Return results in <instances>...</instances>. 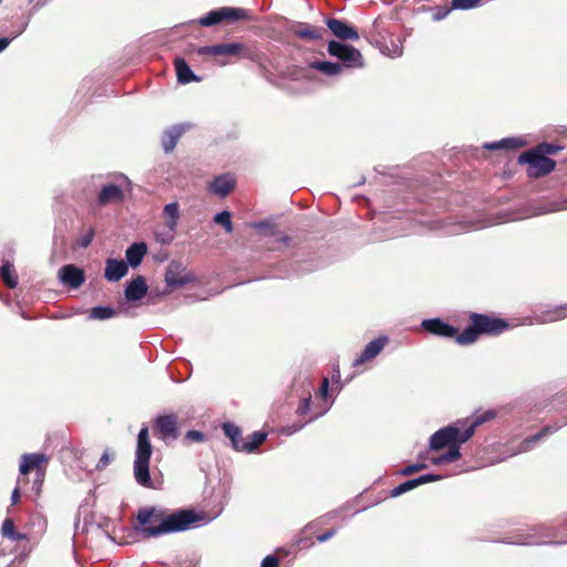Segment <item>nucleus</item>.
<instances>
[{"label":"nucleus","instance_id":"1","mask_svg":"<svg viewBox=\"0 0 567 567\" xmlns=\"http://www.w3.org/2000/svg\"><path fill=\"white\" fill-rule=\"evenodd\" d=\"M206 523L205 516L193 509L182 508L171 514H164L156 513L153 507L144 508V537L185 532Z\"/></svg>","mask_w":567,"mask_h":567},{"label":"nucleus","instance_id":"2","mask_svg":"<svg viewBox=\"0 0 567 567\" xmlns=\"http://www.w3.org/2000/svg\"><path fill=\"white\" fill-rule=\"evenodd\" d=\"M470 319L471 324L456 337L458 344L474 343L480 334L498 336L509 328L506 320L483 313H472Z\"/></svg>","mask_w":567,"mask_h":567},{"label":"nucleus","instance_id":"3","mask_svg":"<svg viewBox=\"0 0 567 567\" xmlns=\"http://www.w3.org/2000/svg\"><path fill=\"white\" fill-rule=\"evenodd\" d=\"M474 434V426H468L465 430H460L457 426L449 425L436 431L429 442V446L433 451H439L444 447L452 449L467 442Z\"/></svg>","mask_w":567,"mask_h":567},{"label":"nucleus","instance_id":"4","mask_svg":"<svg viewBox=\"0 0 567 567\" xmlns=\"http://www.w3.org/2000/svg\"><path fill=\"white\" fill-rule=\"evenodd\" d=\"M328 53L338 59L343 69H361L364 65V59L361 52L354 47L341 41L331 40L328 43Z\"/></svg>","mask_w":567,"mask_h":567},{"label":"nucleus","instance_id":"5","mask_svg":"<svg viewBox=\"0 0 567 567\" xmlns=\"http://www.w3.org/2000/svg\"><path fill=\"white\" fill-rule=\"evenodd\" d=\"M520 164H528V175L534 177L545 176L555 169L556 162L548 156H543L542 152L528 150L518 157Z\"/></svg>","mask_w":567,"mask_h":567},{"label":"nucleus","instance_id":"6","mask_svg":"<svg viewBox=\"0 0 567 567\" xmlns=\"http://www.w3.org/2000/svg\"><path fill=\"white\" fill-rule=\"evenodd\" d=\"M248 14L245 9L234 8V7H223L215 10L209 11L204 17L198 20H193V22H197L202 27H213L225 20L229 21H238L247 19Z\"/></svg>","mask_w":567,"mask_h":567},{"label":"nucleus","instance_id":"7","mask_svg":"<svg viewBox=\"0 0 567 567\" xmlns=\"http://www.w3.org/2000/svg\"><path fill=\"white\" fill-rule=\"evenodd\" d=\"M199 55H214V56H238L250 58L248 48L238 42L218 43L213 45L199 47L197 49Z\"/></svg>","mask_w":567,"mask_h":567},{"label":"nucleus","instance_id":"8","mask_svg":"<svg viewBox=\"0 0 567 567\" xmlns=\"http://www.w3.org/2000/svg\"><path fill=\"white\" fill-rule=\"evenodd\" d=\"M47 461L45 455L43 454H24L22 456L20 463V474L22 476L28 475L30 472L35 471V478L33 482V487L35 493L39 494L42 483L44 481V470L42 468V464Z\"/></svg>","mask_w":567,"mask_h":567},{"label":"nucleus","instance_id":"9","mask_svg":"<svg viewBox=\"0 0 567 567\" xmlns=\"http://www.w3.org/2000/svg\"><path fill=\"white\" fill-rule=\"evenodd\" d=\"M177 415L174 413L158 415L154 423V433L165 443H171L179 437Z\"/></svg>","mask_w":567,"mask_h":567},{"label":"nucleus","instance_id":"10","mask_svg":"<svg viewBox=\"0 0 567 567\" xmlns=\"http://www.w3.org/2000/svg\"><path fill=\"white\" fill-rule=\"evenodd\" d=\"M152 455V445L148 440V431L144 426V487L161 489L163 485V475L161 473L152 476L148 462Z\"/></svg>","mask_w":567,"mask_h":567},{"label":"nucleus","instance_id":"11","mask_svg":"<svg viewBox=\"0 0 567 567\" xmlns=\"http://www.w3.org/2000/svg\"><path fill=\"white\" fill-rule=\"evenodd\" d=\"M324 22L330 32L340 40L355 41L359 39V33L357 29L344 20L336 18H326Z\"/></svg>","mask_w":567,"mask_h":567},{"label":"nucleus","instance_id":"12","mask_svg":"<svg viewBox=\"0 0 567 567\" xmlns=\"http://www.w3.org/2000/svg\"><path fill=\"white\" fill-rule=\"evenodd\" d=\"M421 326L425 331L444 338H454L456 340V337L460 334L457 328L440 318L425 319Z\"/></svg>","mask_w":567,"mask_h":567},{"label":"nucleus","instance_id":"13","mask_svg":"<svg viewBox=\"0 0 567 567\" xmlns=\"http://www.w3.org/2000/svg\"><path fill=\"white\" fill-rule=\"evenodd\" d=\"M190 127L189 124L183 123V124H176L167 130H165L161 136V144L163 147V151L166 154H169L174 151L177 142L182 137V135Z\"/></svg>","mask_w":567,"mask_h":567},{"label":"nucleus","instance_id":"14","mask_svg":"<svg viewBox=\"0 0 567 567\" xmlns=\"http://www.w3.org/2000/svg\"><path fill=\"white\" fill-rule=\"evenodd\" d=\"M389 339L385 336L379 337L370 341L362 352L358 355V358L353 361V365L358 367L363 364L364 362L375 358L388 343Z\"/></svg>","mask_w":567,"mask_h":567},{"label":"nucleus","instance_id":"15","mask_svg":"<svg viewBox=\"0 0 567 567\" xmlns=\"http://www.w3.org/2000/svg\"><path fill=\"white\" fill-rule=\"evenodd\" d=\"M61 281L71 288H79L85 280L84 271L74 266L65 265L59 270Z\"/></svg>","mask_w":567,"mask_h":567},{"label":"nucleus","instance_id":"16","mask_svg":"<svg viewBox=\"0 0 567 567\" xmlns=\"http://www.w3.org/2000/svg\"><path fill=\"white\" fill-rule=\"evenodd\" d=\"M489 542H502L505 544H512V545H525V546H532V545H539L544 544L545 542L540 540L538 528H533V533H517L511 537H506L503 539H496L491 538Z\"/></svg>","mask_w":567,"mask_h":567},{"label":"nucleus","instance_id":"17","mask_svg":"<svg viewBox=\"0 0 567 567\" xmlns=\"http://www.w3.org/2000/svg\"><path fill=\"white\" fill-rule=\"evenodd\" d=\"M236 185V179L230 174H221L216 176L209 184L210 193L219 196L220 198L226 197Z\"/></svg>","mask_w":567,"mask_h":567},{"label":"nucleus","instance_id":"18","mask_svg":"<svg viewBox=\"0 0 567 567\" xmlns=\"http://www.w3.org/2000/svg\"><path fill=\"white\" fill-rule=\"evenodd\" d=\"M290 31L298 38L317 41L323 38L324 29L316 28L307 22H296L290 27Z\"/></svg>","mask_w":567,"mask_h":567},{"label":"nucleus","instance_id":"19","mask_svg":"<svg viewBox=\"0 0 567 567\" xmlns=\"http://www.w3.org/2000/svg\"><path fill=\"white\" fill-rule=\"evenodd\" d=\"M128 271V266L124 260L107 258L105 260L104 278L110 282H116Z\"/></svg>","mask_w":567,"mask_h":567},{"label":"nucleus","instance_id":"20","mask_svg":"<svg viewBox=\"0 0 567 567\" xmlns=\"http://www.w3.org/2000/svg\"><path fill=\"white\" fill-rule=\"evenodd\" d=\"M124 197L123 190L120 186L109 184L102 187L97 195V204L106 206L112 203H120Z\"/></svg>","mask_w":567,"mask_h":567},{"label":"nucleus","instance_id":"21","mask_svg":"<svg viewBox=\"0 0 567 567\" xmlns=\"http://www.w3.org/2000/svg\"><path fill=\"white\" fill-rule=\"evenodd\" d=\"M142 299V275L136 276L125 288L124 302L120 303L121 311L127 312L125 303Z\"/></svg>","mask_w":567,"mask_h":567},{"label":"nucleus","instance_id":"22","mask_svg":"<svg viewBox=\"0 0 567 567\" xmlns=\"http://www.w3.org/2000/svg\"><path fill=\"white\" fill-rule=\"evenodd\" d=\"M175 70L177 75V81L182 84H188L190 82H199L202 79L196 75L188 63L183 58L175 59Z\"/></svg>","mask_w":567,"mask_h":567},{"label":"nucleus","instance_id":"23","mask_svg":"<svg viewBox=\"0 0 567 567\" xmlns=\"http://www.w3.org/2000/svg\"><path fill=\"white\" fill-rule=\"evenodd\" d=\"M181 269V264L176 261H172L165 274V281L169 287H182L190 281L187 275L179 277L178 271Z\"/></svg>","mask_w":567,"mask_h":567},{"label":"nucleus","instance_id":"24","mask_svg":"<svg viewBox=\"0 0 567 567\" xmlns=\"http://www.w3.org/2000/svg\"><path fill=\"white\" fill-rule=\"evenodd\" d=\"M524 145H525V142L520 138L506 137L501 141L485 143L484 148L489 150V151H499V150L513 151V150H518V148L523 147Z\"/></svg>","mask_w":567,"mask_h":567},{"label":"nucleus","instance_id":"25","mask_svg":"<svg viewBox=\"0 0 567 567\" xmlns=\"http://www.w3.org/2000/svg\"><path fill=\"white\" fill-rule=\"evenodd\" d=\"M566 317H567V303L543 311L539 316H537L536 320L540 323H546V322L561 320Z\"/></svg>","mask_w":567,"mask_h":567},{"label":"nucleus","instance_id":"26","mask_svg":"<svg viewBox=\"0 0 567 567\" xmlns=\"http://www.w3.org/2000/svg\"><path fill=\"white\" fill-rule=\"evenodd\" d=\"M224 434L230 440L234 450L241 452L243 446L241 430L234 423L226 422L223 424Z\"/></svg>","mask_w":567,"mask_h":567},{"label":"nucleus","instance_id":"27","mask_svg":"<svg viewBox=\"0 0 567 567\" xmlns=\"http://www.w3.org/2000/svg\"><path fill=\"white\" fill-rule=\"evenodd\" d=\"M310 68L328 76L339 75L342 72V65L331 61H313Z\"/></svg>","mask_w":567,"mask_h":567},{"label":"nucleus","instance_id":"28","mask_svg":"<svg viewBox=\"0 0 567 567\" xmlns=\"http://www.w3.org/2000/svg\"><path fill=\"white\" fill-rule=\"evenodd\" d=\"M267 439V433L264 431L254 432L247 441L240 446L241 452L252 453L255 452Z\"/></svg>","mask_w":567,"mask_h":567},{"label":"nucleus","instance_id":"29","mask_svg":"<svg viewBox=\"0 0 567 567\" xmlns=\"http://www.w3.org/2000/svg\"><path fill=\"white\" fill-rule=\"evenodd\" d=\"M1 534L3 537L19 542V540H25L27 535L23 533H20L16 529V525L12 518H6L1 526Z\"/></svg>","mask_w":567,"mask_h":567},{"label":"nucleus","instance_id":"30","mask_svg":"<svg viewBox=\"0 0 567 567\" xmlns=\"http://www.w3.org/2000/svg\"><path fill=\"white\" fill-rule=\"evenodd\" d=\"M0 276L2 281L8 288H16L18 286V275L14 270V267L9 261L4 262L0 267Z\"/></svg>","mask_w":567,"mask_h":567},{"label":"nucleus","instance_id":"31","mask_svg":"<svg viewBox=\"0 0 567 567\" xmlns=\"http://www.w3.org/2000/svg\"><path fill=\"white\" fill-rule=\"evenodd\" d=\"M460 457H461V451H460L458 446H452V449H449L447 452L432 457L431 463L433 465H442V464H446V463H453V462L457 461Z\"/></svg>","mask_w":567,"mask_h":567},{"label":"nucleus","instance_id":"32","mask_svg":"<svg viewBox=\"0 0 567 567\" xmlns=\"http://www.w3.org/2000/svg\"><path fill=\"white\" fill-rule=\"evenodd\" d=\"M164 218L166 219L165 225L177 227V220L179 219V207L177 203H169L165 205L163 210Z\"/></svg>","mask_w":567,"mask_h":567},{"label":"nucleus","instance_id":"33","mask_svg":"<svg viewBox=\"0 0 567 567\" xmlns=\"http://www.w3.org/2000/svg\"><path fill=\"white\" fill-rule=\"evenodd\" d=\"M134 476L138 484L142 485V430L136 437V452L134 461Z\"/></svg>","mask_w":567,"mask_h":567},{"label":"nucleus","instance_id":"34","mask_svg":"<svg viewBox=\"0 0 567 567\" xmlns=\"http://www.w3.org/2000/svg\"><path fill=\"white\" fill-rule=\"evenodd\" d=\"M126 259L127 266L131 265L132 267H137L142 262V241L134 243L126 250Z\"/></svg>","mask_w":567,"mask_h":567},{"label":"nucleus","instance_id":"35","mask_svg":"<svg viewBox=\"0 0 567 567\" xmlns=\"http://www.w3.org/2000/svg\"><path fill=\"white\" fill-rule=\"evenodd\" d=\"M566 424H567V421L564 423V425H566ZM561 426H563V424H557V423H555V424H553V425H546V426H544V427L542 429V431H539V432H538V433H536L535 435H533V436H530V437L526 439V440L524 441V444H525V445H529V444H532V443H535V442L539 441L540 439H543L544 436H546V435H549V434H553V433L557 432Z\"/></svg>","mask_w":567,"mask_h":567},{"label":"nucleus","instance_id":"36","mask_svg":"<svg viewBox=\"0 0 567 567\" xmlns=\"http://www.w3.org/2000/svg\"><path fill=\"white\" fill-rule=\"evenodd\" d=\"M176 228L165 225L163 230H155V238L158 243L169 244L175 237Z\"/></svg>","mask_w":567,"mask_h":567},{"label":"nucleus","instance_id":"37","mask_svg":"<svg viewBox=\"0 0 567 567\" xmlns=\"http://www.w3.org/2000/svg\"><path fill=\"white\" fill-rule=\"evenodd\" d=\"M214 221L223 226L227 233L233 231L231 214L228 210L217 213L214 217Z\"/></svg>","mask_w":567,"mask_h":567},{"label":"nucleus","instance_id":"38","mask_svg":"<svg viewBox=\"0 0 567 567\" xmlns=\"http://www.w3.org/2000/svg\"><path fill=\"white\" fill-rule=\"evenodd\" d=\"M482 4V0H452L451 9L454 10H470L477 8Z\"/></svg>","mask_w":567,"mask_h":567},{"label":"nucleus","instance_id":"39","mask_svg":"<svg viewBox=\"0 0 567 567\" xmlns=\"http://www.w3.org/2000/svg\"><path fill=\"white\" fill-rule=\"evenodd\" d=\"M114 315L115 310L110 307L97 306L91 310V317L99 320L112 318Z\"/></svg>","mask_w":567,"mask_h":567},{"label":"nucleus","instance_id":"40","mask_svg":"<svg viewBox=\"0 0 567 567\" xmlns=\"http://www.w3.org/2000/svg\"><path fill=\"white\" fill-rule=\"evenodd\" d=\"M417 487L416 486V483H415V480L412 478V480H408L401 484H399L396 487H394L392 491H391V496L392 497H398L413 488Z\"/></svg>","mask_w":567,"mask_h":567},{"label":"nucleus","instance_id":"41","mask_svg":"<svg viewBox=\"0 0 567 567\" xmlns=\"http://www.w3.org/2000/svg\"><path fill=\"white\" fill-rule=\"evenodd\" d=\"M94 236H95V230H94V228L91 227L87 229V231L84 235H82L76 240V245L81 248H86L92 244Z\"/></svg>","mask_w":567,"mask_h":567},{"label":"nucleus","instance_id":"42","mask_svg":"<svg viewBox=\"0 0 567 567\" xmlns=\"http://www.w3.org/2000/svg\"><path fill=\"white\" fill-rule=\"evenodd\" d=\"M535 151L542 152L543 156L555 154L560 150L559 146L550 144V143H542L537 147L534 148Z\"/></svg>","mask_w":567,"mask_h":567},{"label":"nucleus","instance_id":"43","mask_svg":"<svg viewBox=\"0 0 567 567\" xmlns=\"http://www.w3.org/2000/svg\"><path fill=\"white\" fill-rule=\"evenodd\" d=\"M426 467H427V465L425 463L420 462V463L411 464V465L403 467L402 470H400V474L404 475V476H409V475H411L415 472L422 471Z\"/></svg>","mask_w":567,"mask_h":567},{"label":"nucleus","instance_id":"44","mask_svg":"<svg viewBox=\"0 0 567 567\" xmlns=\"http://www.w3.org/2000/svg\"><path fill=\"white\" fill-rule=\"evenodd\" d=\"M441 478H442L441 475L427 473V474H423L419 477H415L414 480H415L416 486H420L422 484L440 481Z\"/></svg>","mask_w":567,"mask_h":567},{"label":"nucleus","instance_id":"45","mask_svg":"<svg viewBox=\"0 0 567 567\" xmlns=\"http://www.w3.org/2000/svg\"><path fill=\"white\" fill-rule=\"evenodd\" d=\"M494 416H495V412L492 410H488V411L484 412L482 415L477 416L472 422V424L470 426H474V430H475L478 425L483 424L486 421L492 420Z\"/></svg>","mask_w":567,"mask_h":567},{"label":"nucleus","instance_id":"46","mask_svg":"<svg viewBox=\"0 0 567 567\" xmlns=\"http://www.w3.org/2000/svg\"><path fill=\"white\" fill-rule=\"evenodd\" d=\"M310 404H311V394H308V396H306V398L301 401L300 405L298 406V409H297V414H298L299 416H305V415H307V414L309 413V411H310Z\"/></svg>","mask_w":567,"mask_h":567},{"label":"nucleus","instance_id":"47","mask_svg":"<svg viewBox=\"0 0 567 567\" xmlns=\"http://www.w3.org/2000/svg\"><path fill=\"white\" fill-rule=\"evenodd\" d=\"M452 10L453 9H451V7H436L434 8L433 19L435 21H441L446 18Z\"/></svg>","mask_w":567,"mask_h":567},{"label":"nucleus","instance_id":"48","mask_svg":"<svg viewBox=\"0 0 567 567\" xmlns=\"http://www.w3.org/2000/svg\"><path fill=\"white\" fill-rule=\"evenodd\" d=\"M185 440L190 442H203L205 440V434L197 430H189L185 434Z\"/></svg>","mask_w":567,"mask_h":567},{"label":"nucleus","instance_id":"49","mask_svg":"<svg viewBox=\"0 0 567 567\" xmlns=\"http://www.w3.org/2000/svg\"><path fill=\"white\" fill-rule=\"evenodd\" d=\"M113 456L110 454V452L106 450L104 451V453L102 454V456L100 457L97 464H96V470L99 471H102L104 470L112 461Z\"/></svg>","mask_w":567,"mask_h":567},{"label":"nucleus","instance_id":"50","mask_svg":"<svg viewBox=\"0 0 567 567\" xmlns=\"http://www.w3.org/2000/svg\"><path fill=\"white\" fill-rule=\"evenodd\" d=\"M317 417V415L310 417L309 420L302 422V423H299V424H292V425H288L284 432L287 434V435H291L296 432H298L299 430H301L306 424H308L309 422H311L312 420H315Z\"/></svg>","mask_w":567,"mask_h":567},{"label":"nucleus","instance_id":"51","mask_svg":"<svg viewBox=\"0 0 567 567\" xmlns=\"http://www.w3.org/2000/svg\"><path fill=\"white\" fill-rule=\"evenodd\" d=\"M27 483V478L23 477V478H19L18 480V485L17 487L12 491V494H11V504L12 505H16L20 502V497H21V494H20V484H25Z\"/></svg>","mask_w":567,"mask_h":567},{"label":"nucleus","instance_id":"52","mask_svg":"<svg viewBox=\"0 0 567 567\" xmlns=\"http://www.w3.org/2000/svg\"><path fill=\"white\" fill-rule=\"evenodd\" d=\"M261 567H279V559L274 555H268L261 561Z\"/></svg>","mask_w":567,"mask_h":567},{"label":"nucleus","instance_id":"53","mask_svg":"<svg viewBox=\"0 0 567 567\" xmlns=\"http://www.w3.org/2000/svg\"><path fill=\"white\" fill-rule=\"evenodd\" d=\"M336 533H337V530L334 528H331V529L327 530L326 533L318 535L317 540L319 543H324V542L329 540L331 537H333L336 535Z\"/></svg>","mask_w":567,"mask_h":567},{"label":"nucleus","instance_id":"54","mask_svg":"<svg viewBox=\"0 0 567 567\" xmlns=\"http://www.w3.org/2000/svg\"><path fill=\"white\" fill-rule=\"evenodd\" d=\"M329 390V381L328 379H323L321 385H320V394L326 398Z\"/></svg>","mask_w":567,"mask_h":567},{"label":"nucleus","instance_id":"55","mask_svg":"<svg viewBox=\"0 0 567 567\" xmlns=\"http://www.w3.org/2000/svg\"><path fill=\"white\" fill-rule=\"evenodd\" d=\"M167 257H168V255L166 252H158V254L154 255V259L157 262H163V261L167 260Z\"/></svg>","mask_w":567,"mask_h":567},{"label":"nucleus","instance_id":"56","mask_svg":"<svg viewBox=\"0 0 567 567\" xmlns=\"http://www.w3.org/2000/svg\"><path fill=\"white\" fill-rule=\"evenodd\" d=\"M278 240H279L280 243H282L284 245L288 246V245H290V243H291V240H292V239H291V237H289V236H287V235H282V236H280V237L278 238Z\"/></svg>","mask_w":567,"mask_h":567},{"label":"nucleus","instance_id":"57","mask_svg":"<svg viewBox=\"0 0 567 567\" xmlns=\"http://www.w3.org/2000/svg\"><path fill=\"white\" fill-rule=\"evenodd\" d=\"M10 43V40L7 38H0V52L3 51Z\"/></svg>","mask_w":567,"mask_h":567},{"label":"nucleus","instance_id":"58","mask_svg":"<svg viewBox=\"0 0 567 567\" xmlns=\"http://www.w3.org/2000/svg\"><path fill=\"white\" fill-rule=\"evenodd\" d=\"M136 525L135 528H138V525H142V509H138L135 514Z\"/></svg>","mask_w":567,"mask_h":567},{"label":"nucleus","instance_id":"59","mask_svg":"<svg viewBox=\"0 0 567 567\" xmlns=\"http://www.w3.org/2000/svg\"><path fill=\"white\" fill-rule=\"evenodd\" d=\"M400 55H402V48L394 44V50H393V53L391 54V56L394 58V56H400Z\"/></svg>","mask_w":567,"mask_h":567},{"label":"nucleus","instance_id":"60","mask_svg":"<svg viewBox=\"0 0 567 567\" xmlns=\"http://www.w3.org/2000/svg\"><path fill=\"white\" fill-rule=\"evenodd\" d=\"M221 511H223V505H220V506L215 511L213 518L217 517V516L221 513Z\"/></svg>","mask_w":567,"mask_h":567},{"label":"nucleus","instance_id":"61","mask_svg":"<svg viewBox=\"0 0 567 567\" xmlns=\"http://www.w3.org/2000/svg\"><path fill=\"white\" fill-rule=\"evenodd\" d=\"M147 290H148V286L146 285V282L144 281V298L146 297L147 295Z\"/></svg>","mask_w":567,"mask_h":567},{"label":"nucleus","instance_id":"62","mask_svg":"<svg viewBox=\"0 0 567 567\" xmlns=\"http://www.w3.org/2000/svg\"><path fill=\"white\" fill-rule=\"evenodd\" d=\"M143 251H144V256H146V254H147V246H146V244H145V243H144Z\"/></svg>","mask_w":567,"mask_h":567},{"label":"nucleus","instance_id":"63","mask_svg":"<svg viewBox=\"0 0 567 567\" xmlns=\"http://www.w3.org/2000/svg\"><path fill=\"white\" fill-rule=\"evenodd\" d=\"M364 177L361 178V181L357 184V185H361V184H364Z\"/></svg>","mask_w":567,"mask_h":567},{"label":"nucleus","instance_id":"64","mask_svg":"<svg viewBox=\"0 0 567 567\" xmlns=\"http://www.w3.org/2000/svg\"><path fill=\"white\" fill-rule=\"evenodd\" d=\"M158 567H166V566L161 565V566H158ZM185 567H193V566H192L190 564H186V565H185Z\"/></svg>","mask_w":567,"mask_h":567}]
</instances>
